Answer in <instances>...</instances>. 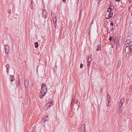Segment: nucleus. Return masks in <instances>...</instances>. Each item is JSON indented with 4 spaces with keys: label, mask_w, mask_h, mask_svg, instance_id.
Listing matches in <instances>:
<instances>
[{
    "label": "nucleus",
    "mask_w": 132,
    "mask_h": 132,
    "mask_svg": "<svg viewBox=\"0 0 132 132\" xmlns=\"http://www.w3.org/2000/svg\"><path fill=\"white\" fill-rule=\"evenodd\" d=\"M130 46H132V41L130 43Z\"/></svg>",
    "instance_id": "obj_39"
},
{
    "label": "nucleus",
    "mask_w": 132,
    "mask_h": 132,
    "mask_svg": "<svg viewBox=\"0 0 132 132\" xmlns=\"http://www.w3.org/2000/svg\"><path fill=\"white\" fill-rule=\"evenodd\" d=\"M131 16H132V13H131Z\"/></svg>",
    "instance_id": "obj_51"
},
{
    "label": "nucleus",
    "mask_w": 132,
    "mask_h": 132,
    "mask_svg": "<svg viewBox=\"0 0 132 132\" xmlns=\"http://www.w3.org/2000/svg\"><path fill=\"white\" fill-rule=\"evenodd\" d=\"M31 132H35V130H32Z\"/></svg>",
    "instance_id": "obj_41"
},
{
    "label": "nucleus",
    "mask_w": 132,
    "mask_h": 132,
    "mask_svg": "<svg viewBox=\"0 0 132 132\" xmlns=\"http://www.w3.org/2000/svg\"><path fill=\"white\" fill-rule=\"evenodd\" d=\"M110 28H111V30H113L114 29L113 28V26L114 25V22L113 21H111L110 22Z\"/></svg>",
    "instance_id": "obj_13"
},
{
    "label": "nucleus",
    "mask_w": 132,
    "mask_h": 132,
    "mask_svg": "<svg viewBox=\"0 0 132 132\" xmlns=\"http://www.w3.org/2000/svg\"><path fill=\"white\" fill-rule=\"evenodd\" d=\"M16 84L17 87H19L21 84L20 81L19 80H17L16 82Z\"/></svg>",
    "instance_id": "obj_16"
},
{
    "label": "nucleus",
    "mask_w": 132,
    "mask_h": 132,
    "mask_svg": "<svg viewBox=\"0 0 132 132\" xmlns=\"http://www.w3.org/2000/svg\"><path fill=\"white\" fill-rule=\"evenodd\" d=\"M112 38H112V40L113 41V42L114 43V44H115V43L116 42V37L115 36H113L112 37Z\"/></svg>",
    "instance_id": "obj_17"
},
{
    "label": "nucleus",
    "mask_w": 132,
    "mask_h": 132,
    "mask_svg": "<svg viewBox=\"0 0 132 132\" xmlns=\"http://www.w3.org/2000/svg\"><path fill=\"white\" fill-rule=\"evenodd\" d=\"M48 120V117H45L42 120V121L43 122H45L46 121Z\"/></svg>",
    "instance_id": "obj_9"
},
{
    "label": "nucleus",
    "mask_w": 132,
    "mask_h": 132,
    "mask_svg": "<svg viewBox=\"0 0 132 132\" xmlns=\"http://www.w3.org/2000/svg\"><path fill=\"white\" fill-rule=\"evenodd\" d=\"M63 2H65L66 0H62Z\"/></svg>",
    "instance_id": "obj_44"
},
{
    "label": "nucleus",
    "mask_w": 132,
    "mask_h": 132,
    "mask_svg": "<svg viewBox=\"0 0 132 132\" xmlns=\"http://www.w3.org/2000/svg\"><path fill=\"white\" fill-rule=\"evenodd\" d=\"M112 37L111 36H110L109 38V40L110 41H111L112 39Z\"/></svg>",
    "instance_id": "obj_28"
},
{
    "label": "nucleus",
    "mask_w": 132,
    "mask_h": 132,
    "mask_svg": "<svg viewBox=\"0 0 132 132\" xmlns=\"http://www.w3.org/2000/svg\"><path fill=\"white\" fill-rule=\"evenodd\" d=\"M33 1L32 0V1H31V3L30 4V6L32 9L33 7Z\"/></svg>",
    "instance_id": "obj_22"
},
{
    "label": "nucleus",
    "mask_w": 132,
    "mask_h": 132,
    "mask_svg": "<svg viewBox=\"0 0 132 132\" xmlns=\"http://www.w3.org/2000/svg\"><path fill=\"white\" fill-rule=\"evenodd\" d=\"M130 51H131L130 50V49L129 48H126V47L125 48V52L126 54H127L126 55V57L128 56V54H129L130 53Z\"/></svg>",
    "instance_id": "obj_5"
},
{
    "label": "nucleus",
    "mask_w": 132,
    "mask_h": 132,
    "mask_svg": "<svg viewBox=\"0 0 132 132\" xmlns=\"http://www.w3.org/2000/svg\"><path fill=\"white\" fill-rule=\"evenodd\" d=\"M48 108L46 106H45V107L44 108V109L45 110H47V109Z\"/></svg>",
    "instance_id": "obj_34"
},
{
    "label": "nucleus",
    "mask_w": 132,
    "mask_h": 132,
    "mask_svg": "<svg viewBox=\"0 0 132 132\" xmlns=\"http://www.w3.org/2000/svg\"><path fill=\"white\" fill-rule=\"evenodd\" d=\"M116 2H119L120 1V0H115Z\"/></svg>",
    "instance_id": "obj_40"
},
{
    "label": "nucleus",
    "mask_w": 132,
    "mask_h": 132,
    "mask_svg": "<svg viewBox=\"0 0 132 132\" xmlns=\"http://www.w3.org/2000/svg\"><path fill=\"white\" fill-rule=\"evenodd\" d=\"M7 68V69H8V70L9 69V68Z\"/></svg>",
    "instance_id": "obj_53"
},
{
    "label": "nucleus",
    "mask_w": 132,
    "mask_h": 132,
    "mask_svg": "<svg viewBox=\"0 0 132 132\" xmlns=\"http://www.w3.org/2000/svg\"><path fill=\"white\" fill-rule=\"evenodd\" d=\"M122 42V38L121 37H119L118 39L117 40V43H121Z\"/></svg>",
    "instance_id": "obj_10"
},
{
    "label": "nucleus",
    "mask_w": 132,
    "mask_h": 132,
    "mask_svg": "<svg viewBox=\"0 0 132 132\" xmlns=\"http://www.w3.org/2000/svg\"><path fill=\"white\" fill-rule=\"evenodd\" d=\"M129 48L131 52H132V46H130Z\"/></svg>",
    "instance_id": "obj_29"
},
{
    "label": "nucleus",
    "mask_w": 132,
    "mask_h": 132,
    "mask_svg": "<svg viewBox=\"0 0 132 132\" xmlns=\"http://www.w3.org/2000/svg\"><path fill=\"white\" fill-rule=\"evenodd\" d=\"M41 92L44 91L46 92H47V88L46 85L45 84H43L41 85Z\"/></svg>",
    "instance_id": "obj_1"
},
{
    "label": "nucleus",
    "mask_w": 132,
    "mask_h": 132,
    "mask_svg": "<svg viewBox=\"0 0 132 132\" xmlns=\"http://www.w3.org/2000/svg\"><path fill=\"white\" fill-rule=\"evenodd\" d=\"M131 0H128V1L129 3H130L131 2Z\"/></svg>",
    "instance_id": "obj_43"
},
{
    "label": "nucleus",
    "mask_w": 132,
    "mask_h": 132,
    "mask_svg": "<svg viewBox=\"0 0 132 132\" xmlns=\"http://www.w3.org/2000/svg\"><path fill=\"white\" fill-rule=\"evenodd\" d=\"M126 42L127 43H130V40L129 39H127Z\"/></svg>",
    "instance_id": "obj_27"
},
{
    "label": "nucleus",
    "mask_w": 132,
    "mask_h": 132,
    "mask_svg": "<svg viewBox=\"0 0 132 132\" xmlns=\"http://www.w3.org/2000/svg\"><path fill=\"white\" fill-rule=\"evenodd\" d=\"M78 105V106L79 107V104Z\"/></svg>",
    "instance_id": "obj_54"
},
{
    "label": "nucleus",
    "mask_w": 132,
    "mask_h": 132,
    "mask_svg": "<svg viewBox=\"0 0 132 132\" xmlns=\"http://www.w3.org/2000/svg\"><path fill=\"white\" fill-rule=\"evenodd\" d=\"M80 128L82 129H85V124H83L81 127Z\"/></svg>",
    "instance_id": "obj_23"
},
{
    "label": "nucleus",
    "mask_w": 132,
    "mask_h": 132,
    "mask_svg": "<svg viewBox=\"0 0 132 132\" xmlns=\"http://www.w3.org/2000/svg\"><path fill=\"white\" fill-rule=\"evenodd\" d=\"M92 60V58L91 57H88V62H91Z\"/></svg>",
    "instance_id": "obj_20"
},
{
    "label": "nucleus",
    "mask_w": 132,
    "mask_h": 132,
    "mask_svg": "<svg viewBox=\"0 0 132 132\" xmlns=\"http://www.w3.org/2000/svg\"><path fill=\"white\" fill-rule=\"evenodd\" d=\"M111 10H109V9L107 10V11L108 12H111Z\"/></svg>",
    "instance_id": "obj_36"
},
{
    "label": "nucleus",
    "mask_w": 132,
    "mask_h": 132,
    "mask_svg": "<svg viewBox=\"0 0 132 132\" xmlns=\"http://www.w3.org/2000/svg\"><path fill=\"white\" fill-rule=\"evenodd\" d=\"M83 64L82 63H81L80 64V68H82L83 67Z\"/></svg>",
    "instance_id": "obj_32"
},
{
    "label": "nucleus",
    "mask_w": 132,
    "mask_h": 132,
    "mask_svg": "<svg viewBox=\"0 0 132 132\" xmlns=\"http://www.w3.org/2000/svg\"><path fill=\"white\" fill-rule=\"evenodd\" d=\"M111 3H110V6H111Z\"/></svg>",
    "instance_id": "obj_47"
},
{
    "label": "nucleus",
    "mask_w": 132,
    "mask_h": 132,
    "mask_svg": "<svg viewBox=\"0 0 132 132\" xmlns=\"http://www.w3.org/2000/svg\"><path fill=\"white\" fill-rule=\"evenodd\" d=\"M10 78L11 82H12L14 80V78L13 76L10 75Z\"/></svg>",
    "instance_id": "obj_15"
},
{
    "label": "nucleus",
    "mask_w": 132,
    "mask_h": 132,
    "mask_svg": "<svg viewBox=\"0 0 132 132\" xmlns=\"http://www.w3.org/2000/svg\"><path fill=\"white\" fill-rule=\"evenodd\" d=\"M125 99L123 98H122L120 100V103L121 104H122L124 102Z\"/></svg>",
    "instance_id": "obj_21"
},
{
    "label": "nucleus",
    "mask_w": 132,
    "mask_h": 132,
    "mask_svg": "<svg viewBox=\"0 0 132 132\" xmlns=\"http://www.w3.org/2000/svg\"><path fill=\"white\" fill-rule=\"evenodd\" d=\"M75 98H72V101L71 102V107L72 108L73 107V106L74 105L73 103L74 102Z\"/></svg>",
    "instance_id": "obj_12"
},
{
    "label": "nucleus",
    "mask_w": 132,
    "mask_h": 132,
    "mask_svg": "<svg viewBox=\"0 0 132 132\" xmlns=\"http://www.w3.org/2000/svg\"><path fill=\"white\" fill-rule=\"evenodd\" d=\"M111 3H110V6H111Z\"/></svg>",
    "instance_id": "obj_48"
},
{
    "label": "nucleus",
    "mask_w": 132,
    "mask_h": 132,
    "mask_svg": "<svg viewBox=\"0 0 132 132\" xmlns=\"http://www.w3.org/2000/svg\"><path fill=\"white\" fill-rule=\"evenodd\" d=\"M119 110L118 111V112L119 113H121V111L122 110V104L120 105V106L119 108Z\"/></svg>",
    "instance_id": "obj_11"
},
{
    "label": "nucleus",
    "mask_w": 132,
    "mask_h": 132,
    "mask_svg": "<svg viewBox=\"0 0 132 132\" xmlns=\"http://www.w3.org/2000/svg\"><path fill=\"white\" fill-rule=\"evenodd\" d=\"M42 13L43 17L44 18H46L47 17L46 15H47L46 11L45 10H43Z\"/></svg>",
    "instance_id": "obj_6"
},
{
    "label": "nucleus",
    "mask_w": 132,
    "mask_h": 132,
    "mask_svg": "<svg viewBox=\"0 0 132 132\" xmlns=\"http://www.w3.org/2000/svg\"><path fill=\"white\" fill-rule=\"evenodd\" d=\"M24 85L25 86V89L27 90L29 85L28 81L27 79L24 82Z\"/></svg>",
    "instance_id": "obj_2"
},
{
    "label": "nucleus",
    "mask_w": 132,
    "mask_h": 132,
    "mask_svg": "<svg viewBox=\"0 0 132 132\" xmlns=\"http://www.w3.org/2000/svg\"><path fill=\"white\" fill-rule=\"evenodd\" d=\"M5 52L6 54H8L9 51V47L7 45H6L5 46Z\"/></svg>",
    "instance_id": "obj_3"
},
{
    "label": "nucleus",
    "mask_w": 132,
    "mask_h": 132,
    "mask_svg": "<svg viewBox=\"0 0 132 132\" xmlns=\"http://www.w3.org/2000/svg\"><path fill=\"white\" fill-rule=\"evenodd\" d=\"M91 62H88V64H87V66L88 67V68L89 67V66L90 65Z\"/></svg>",
    "instance_id": "obj_30"
},
{
    "label": "nucleus",
    "mask_w": 132,
    "mask_h": 132,
    "mask_svg": "<svg viewBox=\"0 0 132 132\" xmlns=\"http://www.w3.org/2000/svg\"><path fill=\"white\" fill-rule=\"evenodd\" d=\"M118 66H119V65H118Z\"/></svg>",
    "instance_id": "obj_52"
},
{
    "label": "nucleus",
    "mask_w": 132,
    "mask_h": 132,
    "mask_svg": "<svg viewBox=\"0 0 132 132\" xmlns=\"http://www.w3.org/2000/svg\"><path fill=\"white\" fill-rule=\"evenodd\" d=\"M97 48L96 49V50L97 51H100L101 50V45L100 44L99 45H98L97 46Z\"/></svg>",
    "instance_id": "obj_18"
},
{
    "label": "nucleus",
    "mask_w": 132,
    "mask_h": 132,
    "mask_svg": "<svg viewBox=\"0 0 132 132\" xmlns=\"http://www.w3.org/2000/svg\"><path fill=\"white\" fill-rule=\"evenodd\" d=\"M101 0H99V2H101Z\"/></svg>",
    "instance_id": "obj_46"
},
{
    "label": "nucleus",
    "mask_w": 132,
    "mask_h": 132,
    "mask_svg": "<svg viewBox=\"0 0 132 132\" xmlns=\"http://www.w3.org/2000/svg\"><path fill=\"white\" fill-rule=\"evenodd\" d=\"M6 72L7 73H8V69H6Z\"/></svg>",
    "instance_id": "obj_42"
},
{
    "label": "nucleus",
    "mask_w": 132,
    "mask_h": 132,
    "mask_svg": "<svg viewBox=\"0 0 132 132\" xmlns=\"http://www.w3.org/2000/svg\"><path fill=\"white\" fill-rule=\"evenodd\" d=\"M109 10H111V11L112 10V9L111 7H109Z\"/></svg>",
    "instance_id": "obj_38"
},
{
    "label": "nucleus",
    "mask_w": 132,
    "mask_h": 132,
    "mask_svg": "<svg viewBox=\"0 0 132 132\" xmlns=\"http://www.w3.org/2000/svg\"><path fill=\"white\" fill-rule=\"evenodd\" d=\"M6 69H7V68H9V65L8 64H7L6 65Z\"/></svg>",
    "instance_id": "obj_31"
},
{
    "label": "nucleus",
    "mask_w": 132,
    "mask_h": 132,
    "mask_svg": "<svg viewBox=\"0 0 132 132\" xmlns=\"http://www.w3.org/2000/svg\"><path fill=\"white\" fill-rule=\"evenodd\" d=\"M113 13L112 12H109V14L108 15V18H106V19H109L110 18L112 17L113 15Z\"/></svg>",
    "instance_id": "obj_8"
},
{
    "label": "nucleus",
    "mask_w": 132,
    "mask_h": 132,
    "mask_svg": "<svg viewBox=\"0 0 132 132\" xmlns=\"http://www.w3.org/2000/svg\"><path fill=\"white\" fill-rule=\"evenodd\" d=\"M78 100H77V102H78Z\"/></svg>",
    "instance_id": "obj_50"
},
{
    "label": "nucleus",
    "mask_w": 132,
    "mask_h": 132,
    "mask_svg": "<svg viewBox=\"0 0 132 132\" xmlns=\"http://www.w3.org/2000/svg\"><path fill=\"white\" fill-rule=\"evenodd\" d=\"M51 15V16L52 17V18H56V15L55 14H54V13H52Z\"/></svg>",
    "instance_id": "obj_24"
},
{
    "label": "nucleus",
    "mask_w": 132,
    "mask_h": 132,
    "mask_svg": "<svg viewBox=\"0 0 132 132\" xmlns=\"http://www.w3.org/2000/svg\"><path fill=\"white\" fill-rule=\"evenodd\" d=\"M53 104V101L48 102L46 104V106L48 108L49 107L52 106Z\"/></svg>",
    "instance_id": "obj_7"
},
{
    "label": "nucleus",
    "mask_w": 132,
    "mask_h": 132,
    "mask_svg": "<svg viewBox=\"0 0 132 132\" xmlns=\"http://www.w3.org/2000/svg\"><path fill=\"white\" fill-rule=\"evenodd\" d=\"M121 43H117V44L116 45V47L117 48L119 47L120 46V45Z\"/></svg>",
    "instance_id": "obj_26"
},
{
    "label": "nucleus",
    "mask_w": 132,
    "mask_h": 132,
    "mask_svg": "<svg viewBox=\"0 0 132 132\" xmlns=\"http://www.w3.org/2000/svg\"><path fill=\"white\" fill-rule=\"evenodd\" d=\"M129 43H127L126 44V46L127 47H128V48H129L128 46H129Z\"/></svg>",
    "instance_id": "obj_33"
},
{
    "label": "nucleus",
    "mask_w": 132,
    "mask_h": 132,
    "mask_svg": "<svg viewBox=\"0 0 132 132\" xmlns=\"http://www.w3.org/2000/svg\"><path fill=\"white\" fill-rule=\"evenodd\" d=\"M77 102H76V104H77L78 105V103H77Z\"/></svg>",
    "instance_id": "obj_49"
},
{
    "label": "nucleus",
    "mask_w": 132,
    "mask_h": 132,
    "mask_svg": "<svg viewBox=\"0 0 132 132\" xmlns=\"http://www.w3.org/2000/svg\"><path fill=\"white\" fill-rule=\"evenodd\" d=\"M107 97L108 98V105L109 106V103H110V101L111 96L109 95V94H108L107 95Z\"/></svg>",
    "instance_id": "obj_14"
},
{
    "label": "nucleus",
    "mask_w": 132,
    "mask_h": 132,
    "mask_svg": "<svg viewBox=\"0 0 132 132\" xmlns=\"http://www.w3.org/2000/svg\"><path fill=\"white\" fill-rule=\"evenodd\" d=\"M82 131L81 132H85V129H81Z\"/></svg>",
    "instance_id": "obj_35"
},
{
    "label": "nucleus",
    "mask_w": 132,
    "mask_h": 132,
    "mask_svg": "<svg viewBox=\"0 0 132 132\" xmlns=\"http://www.w3.org/2000/svg\"><path fill=\"white\" fill-rule=\"evenodd\" d=\"M8 12L9 13H10L11 12V10H9L8 11Z\"/></svg>",
    "instance_id": "obj_37"
},
{
    "label": "nucleus",
    "mask_w": 132,
    "mask_h": 132,
    "mask_svg": "<svg viewBox=\"0 0 132 132\" xmlns=\"http://www.w3.org/2000/svg\"><path fill=\"white\" fill-rule=\"evenodd\" d=\"M93 21L92 22H91V24H92L93 23Z\"/></svg>",
    "instance_id": "obj_45"
},
{
    "label": "nucleus",
    "mask_w": 132,
    "mask_h": 132,
    "mask_svg": "<svg viewBox=\"0 0 132 132\" xmlns=\"http://www.w3.org/2000/svg\"><path fill=\"white\" fill-rule=\"evenodd\" d=\"M35 47L36 48H37L38 47V42H35Z\"/></svg>",
    "instance_id": "obj_19"
},
{
    "label": "nucleus",
    "mask_w": 132,
    "mask_h": 132,
    "mask_svg": "<svg viewBox=\"0 0 132 132\" xmlns=\"http://www.w3.org/2000/svg\"><path fill=\"white\" fill-rule=\"evenodd\" d=\"M53 20L54 23H56V17L55 18H53Z\"/></svg>",
    "instance_id": "obj_25"
},
{
    "label": "nucleus",
    "mask_w": 132,
    "mask_h": 132,
    "mask_svg": "<svg viewBox=\"0 0 132 132\" xmlns=\"http://www.w3.org/2000/svg\"><path fill=\"white\" fill-rule=\"evenodd\" d=\"M46 93V92L44 91L42 92H41V90L40 92V98H42L45 95Z\"/></svg>",
    "instance_id": "obj_4"
}]
</instances>
